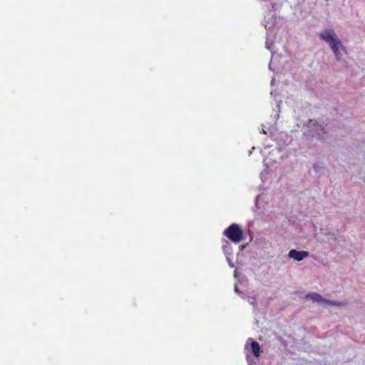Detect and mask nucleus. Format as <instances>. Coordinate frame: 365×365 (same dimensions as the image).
<instances>
[{
    "label": "nucleus",
    "instance_id": "8",
    "mask_svg": "<svg viewBox=\"0 0 365 365\" xmlns=\"http://www.w3.org/2000/svg\"><path fill=\"white\" fill-rule=\"evenodd\" d=\"M325 304L336 307H341L346 304V303H344L342 302L331 301L329 299H327V301H325Z\"/></svg>",
    "mask_w": 365,
    "mask_h": 365
},
{
    "label": "nucleus",
    "instance_id": "7",
    "mask_svg": "<svg viewBox=\"0 0 365 365\" xmlns=\"http://www.w3.org/2000/svg\"><path fill=\"white\" fill-rule=\"evenodd\" d=\"M251 349L252 354L255 357H259L260 356V346L258 342L253 341L251 343Z\"/></svg>",
    "mask_w": 365,
    "mask_h": 365
},
{
    "label": "nucleus",
    "instance_id": "2",
    "mask_svg": "<svg viewBox=\"0 0 365 365\" xmlns=\"http://www.w3.org/2000/svg\"><path fill=\"white\" fill-rule=\"evenodd\" d=\"M307 126L311 133L319 135V137L329 134L330 126L322 120H319V122L310 121Z\"/></svg>",
    "mask_w": 365,
    "mask_h": 365
},
{
    "label": "nucleus",
    "instance_id": "4",
    "mask_svg": "<svg viewBox=\"0 0 365 365\" xmlns=\"http://www.w3.org/2000/svg\"><path fill=\"white\" fill-rule=\"evenodd\" d=\"M330 48L331 49L332 52L334 53L336 58L338 60H339L346 53V48L342 45L340 40L338 41L334 44L331 45L330 46Z\"/></svg>",
    "mask_w": 365,
    "mask_h": 365
},
{
    "label": "nucleus",
    "instance_id": "5",
    "mask_svg": "<svg viewBox=\"0 0 365 365\" xmlns=\"http://www.w3.org/2000/svg\"><path fill=\"white\" fill-rule=\"evenodd\" d=\"M309 255V252L307 251H298L297 250H291L289 252L288 256L290 258L294 259V260L297 262H300L303 260L304 258L307 257Z\"/></svg>",
    "mask_w": 365,
    "mask_h": 365
},
{
    "label": "nucleus",
    "instance_id": "1",
    "mask_svg": "<svg viewBox=\"0 0 365 365\" xmlns=\"http://www.w3.org/2000/svg\"><path fill=\"white\" fill-rule=\"evenodd\" d=\"M224 235L234 243H239L243 239V231L235 223L224 231Z\"/></svg>",
    "mask_w": 365,
    "mask_h": 365
},
{
    "label": "nucleus",
    "instance_id": "6",
    "mask_svg": "<svg viewBox=\"0 0 365 365\" xmlns=\"http://www.w3.org/2000/svg\"><path fill=\"white\" fill-rule=\"evenodd\" d=\"M307 298L311 299L313 302L317 303H325L326 299L323 298L322 296L317 292H311L307 294Z\"/></svg>",
    "mask_w": 365,
    "mask_h": 365
},
{
    "label": "nucleus",
    "instance_id": "3",
    "mask_svg": "<svg viewBox=\"0 0 365 365\" xmlns=\"http://www.w3.org/2000/svg\"><path fill=\"white\" fill-rule=\"evenodd\" d=\"M319 38L327 43L329 47L339 41L337 35L333 29H328L322 31L319 35Z\"/></svg>",
    "mask_w": 365,
    "mask_h": 365
}]
</instances>
